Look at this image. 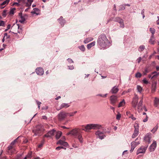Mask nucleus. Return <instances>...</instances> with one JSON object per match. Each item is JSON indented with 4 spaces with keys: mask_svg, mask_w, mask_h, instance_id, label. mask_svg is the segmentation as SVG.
I'll list each match as a JSON object with an SVG mask.
<instances>
[{
    "mask_svg": "<svg viewBox=\"0 0 159 159\" xmlns=\"http://www.w3.org/2000/svg\"><path fill=\"white\" fill-rule=\"evenodd\" d=\"M57 144H60L61 145H63L65 146L66 147L68 145V144L67 142H65L62 140H59L57 143Z\"/></svg>",
    "mask_w": 159,
    "mask_h": 159,
    "instance_id": "dca6fc26",
    "label": "nucleus"
},
{
    "mask_svg": "<svg viewBox=\"0 0 159 159\" xmlns=\"http://www.w3.org/2000/svg\"><path fill=\"white\" fill-rule=\"evenodd\" d=\"M139 97L137 95L134 94V97L133 98L132 104L133 107L134 108L136 109L137 104L138 103Z\"/></svg>",
    "mask_w": 159,
    "mask_h": 159,
    "instance_id": "423d86ee",
    "label": "nucleus"
},
{
    "mask_svg": "<svg viewBox=\"0 0 159 159\" xmlns=\"http://www.w3.org/2000/svg\"><path fill=\"white\" fill-rule=\"evenodd\" d=\"M157 146V143L156 141H154L149 147V149L151 152L153 151Z\"/></svg>",
    "mask_w": 159,
    "mask_h": 159,
    "instance_id": "f8f14e48",
    "label": "nucleus"
},
{
    "mask_svg": "<svg viewBox=\"0 0 159 159\" xmlns=\"http://www.w3.org/2000/svg\"><path fill=\"white\" fill-rule=\"evenodd\" d=\"M67 60L70 63H73L74 62L70 58H68Z\"/></svg>",
    "mask_w": 159,
    "mask_h": 159,
    "instance_id": "09e8293b",
    "label": "nucleus"
},
{
    "mask_svg": "<svg viewBox=\"0 0 159 159\" xmlns=\"http://www.w3.org/2000/svg\"><path fill=\"white\" fill-rule=\"evenodd\" d=\"M158 125H156L155 127L154 128L152 129L151 131L152 132V133H155L156 131L157 130V129H158Z\"/></svg>",
    "mask_w": 159,
    "mask_h": 159,
    "instance_id": "c9c22d12",
    "label": "nucleus"
},
{
    "mask_svg": "<svg viewBox=\"0 0 159 159\" xmlns=\"http://www.w3.org/2000/svg\"><path fill=\"white\" fill-rule=\"evenodd\" d=\"M63 148V147H58L56 148V149L57 150H59Z\"/></svg>",
    "mask_w": 159,
    "mask_h": 159,
    "instance_id": "6e6d98bb",
    "label": "nucleus"
},
{
    "mask_svg": "<svg viewBox=\"0 0 159 159\" xmlns=\"http://www.w3.org/2000/svg\"><path fill=\"white\" fill-rule=\"evenodd\" d=\"M5 23L3 21L0 20V26H5Z\"/></svg>",
    "mask_w": 159,
    "mask_h": 159,
    "instance_id": "c03bdc74",
    "label": "nucleus"
},
{
    "mask_svg": "<svg viewBox=\"0 0 159 159\" xmlns=\"http://www.w3.org/2000/svg\"><path fill=\"white\" fill-rule=\"evenodd\" d=\"M154 105L156 107L159 106V99L156 98L154 100Z\"/></svg>",
    "mask_w": 159,
    "mask_h": 159,
    "instance_id": "5701e85b",
    "label": "nucleus"
},
{
    "mask_svg": "<svg viewBox=\"0 0 159 159\" xmlns=\"http://www.w3.org/2000/svg\"><path fill=\"white\" fill-rule=\"evenodd\" d=\"M122 19L120 18L119 17H116L114 18L113 21L116 22H117L119 23V22L120 20H121Z\"/></svg>",
    "mask_w": 159,
    "mask_h": 159,
    "instance_id": "4c0bfd02",
    "label": "nucleus"
},
{
    "mask_svg": "<svg viewBox=\"0 0 159 159\" xmlns=\"http://www.w3.org/2000/svg\"><path fill=\"white\" fill-rule=\"evenodd\" d=\"M76 138H77L78 139L79 141L81 143H82L83 142L82 136L80 133Z\"/></svg>",
    "mask_w": 159,
    "mask_h": 159,
    "instance_id": "393cba45",
    "label": "nucleus"
},
{
    "mask_svg": "<svg viewBox=\"0 0 159 159\" xmlns=\"http://www.w3.org/2000/svg\"><path fill=\"white\" fill-rule=\"evenodd\" d=\"M36 102H37L38 106L40 105L41 103V102H39L37 100H36Z\"/></svg>",
    "mask_w": 159,
    "mask_h": 159,
    "instance_id": "680f3d73",
    "label": "nucleus"
},
{
    "mask_svg": "<svg viewBox=\"0 0 159 159\" xmlns=\"http://www.w3.org/2000/svg\"><path fill=\"white\" fill-rule=\"evenodd\" d=\"M125 100L123 99L122 101L120 102L119 103L118 107H120L124 106L125 105Z\"/></svg>",
    "mask_w": 159,
    "mask_h": 159,
    "instance_id": "bb28decb",
    "label": "nucleus"
},
{
    "mask_svg": "<svg viewBox=\"0 0 159 159\" xmlns=\"http://www.w3.org/2000/svg\"><path fill=\"white\" fill-rule=\"evenodd\" d=\"M150 31L151 32V33L152 34V35L151 37V38L150 39V40H152V39L154 37V33H155V30L154 29L150 28Z\"/></svg>",
    "mask_w": 159,
    "mask_h": 159,
    "instance_id": "412c9836",
    "label": "nucleus"
},
{
    "mask_svg": "<svg viewBox=\"0 0 159 159\" xmlns=\"http://www.w3.org/2000/svg\"><path fill=\"white\" fill-rule=\"evenodd\" d=\"M36 72L37 74L39 75H42L44 73L43 69L41 67H39L36 69Z\"/></svg>",
    "mask_w": 159,
    "mask_h": 159,
    "instance_id": "9d476101",
    "label": "nucleus"
},
{
    "mask_svg": "<svg viewBox=\"0 0 159 159\" xmlns=\"http://www.w3.org/2000/svg\"><path fill=\"white\" fill-rule=\"evenodd\" d=\"M119 23L120 24V27L122 28H124V21L122 19L120 20Z\"/></svg>",
    "mask_w": 159,
    "mask_h": 159,
    "instance_id": "c756f323",
    "label": "nucleus"
},
{
    "mask_svg": "<svg viewBox=\"0 0 159 159\" xmlns=\"http://www.w3.org/2000/svg\"><path fill=\"white\" fill-rule=\"evenodd\" d=\"M77 112V111H75L74 112L68 113L67 115H69V116H73Z\"/></svg>",
    "mask_w": 159,
    "mask_h": 159,
    "instance_id": "e433bc0d",
    "label": "nucleus"
},
{
    "mask_svg": "<svg viewBox=\"0 0 159 159\" xmlns=\"http://www.w3.org/2000/svg\"><path fill=\"white\" fill-rule=\"evenodd\" d=\"M68 67H69V69L70 70H72L74 69V67L73 65L69 66Z\"/></svg>",
    "mask_w": 159,
    "mask_h": 159,
    "instance_id": "864d4df0",
    "label": "nucleus"
},
{
    "mask_svg": "<svg viewBox=\"0 0 159 159\" xmlns=\"http://www.w3.org/2000/svg\"><path fill=\"white\" fill-rule=\"evenodd\" d=\"M31 3H30L29 2H28V3H26V6L27 7H30L31 5Z\"/></svg>",
    "mask_w": 159,
    "mask_h": 159,
    "instance_id": "69168bd1",
    "label": "nucleus"
},
{
    "mask_svg": "<svg viewBox=\"0 0 159 159\" xmlns=\"http://www.w3.org/2000/svg\"><path fill=\"white\" fill-rule=\"evenodd\" d=\"M156 89V86L155 84H152V93L154 92Z\"/></svg>",
    "mask_w": 159,
    "mask_h": 159,
    "instance_id": "ea45409f",
    "label": "nucleus"
},
{
    "mask_svg": "<svg viewBox=\"0 0 159 159\" xmlns=\"http://www.w3.org/2000/svg\"><path fill=\"white\" fill-rule=\"evenodd\" d=\"M146 148L143 147H141L139 149L137 152V154L138 155L140 153H144L146 150Z\"/></svg>",
    "mask_w": 159,
    "mask_h": 159,
    "instance_id": "9b49d317",
    "label": "nucleus"
},
{
    "mask_svg": "<svg viewBox=\"0 0 159 159\" xmlns=\"http://www.w3.org/2000/svg\"><path fill=\"white\" fill-rule=\"evenodd\" d=\"M158 75V74H156L155 75H154L152 77H151V79H153L155 77L157 76Z\"/></svg>",
    "mask_w": 159,
    "mask_h": 159,
    "instance_id": "338daca9",
    "label": "nucleus"
},
{
    "mask_svg": "<svg viewBox=\"0 0 159 159\" xmlns=\"http://www.w3.org/2000/svg\"><path fill=\"white\" fill-rule=\"evenodd\" d=\"M118 97L116 95H112L111 96L110 98V103L113 105H115L118 101Z\"/></svg>",
    "mask_w": 159,
    "mask_h": 159,
    "instance_id": "39448f33",
    "label": "nucleus"
},
{
    "mask_svg": "<svg viewBox=\"0 0 159 159\" xmlns=\"http://www.w3.org/2000/svg\"><path fill=\"white\" fill-rule=\"evenodd\" d=\"M13 146V145H11V144H10V145L8 147V150H10L12 148H14Z\"/></svg>",
    "mask_w": 159,
    "mask_h": 159,
    "instance_id": "603ef678",
    "label": "nucleus"
},
{
    "mask_svg": "<svg viewBox=\"0 0 159 159\" xmlns=\"http://www.w3.org/2000/svg\"><path fill=\"white\" fill-rule=\"evenodd\" d=\"M43 131V126L39 125H37L36 128L33 130V132L34 133V135L40 136L42 134Z\"/></svg>",
    "mask_w": 159,
    "mask_h": 159,
    "instance_id": "7ed1b4c3",
    "label": "nucleus"
},
{
    "mask_svg": "<svg viewBox=\"0 0 159 159\" xmlns=\"http://www.w3.org/2000/svg\"><path fill=\"white\" fill-rule=\"evenodd\" d=\"M107 94H106L104 95L99 94H98V95L100 96L102 98H106L107 97Z\"/></svg>",
    "mask_w": 159,
    "mask_h": 159,
    "instance_id": "8fccbe9b",
    "label": "nucleus"
},
{
    "mask_svg": "<svg viewBox=\"0 0 159 159\" xmlns=\"http://www.w3.org/2000/svg\"><path fill=\"white\" fill-rule=\"evenodd\" d=\"M126 114L128 116H131V115H132L131 114L130 111H127L126 112Z\"/></svg>",
    "mask_w": 159,
    "mask_h": 159,
    "instance_id": "bf43d9fd",
    "label": "nucleus"
},
{
    "mask_svg": "<svg viewBox=\"0 0 159 159\" xmlns=\"http://www.w3.org/2000/svg\"><path fill=\"white\" fill-rule=\"evenodd\" d=\"M7 11L6 10H4L2 13V16L4 17H5L7 16L6 12Z\"/></svg>",
    "mask_w": 159,
    "mask_h": 159,
    "instance_id": "de8ad7c7",
    "label": "nucleus"
},
{
    "mask_svg": "<svg viewBox=\"0 0 159 159\" xmlns=\"http://www.w3.org/2000/svg\"><path fill=\"white\" fill-rule=\"evenodd\" d=\"M114 19V18L111 17L110 18L109 20H108L107 22H108L110 21L113 20Z\"/></svg>",
    "mask_w": 159,
    "mask_h": 159,
    "instance_id": "052dcab7",
    "label": "nucleus"
},
{
    "mask_svg": "<svg viewBox=\"0 0 159 159\" xmlns=\"http://www.w3.org/2000/svg\"><path fill=\"white\" fill-rule=\"evenodd\" d=\"M144 9H143L142 10L141 14L142 15H143L144 14Z\"/></svg>",
    "mask_w": 159,
    "mask_h": 159,
    "instance_id": "774afa93",
    "label": "nucleus"
},
{
    "mask_svg": "<svg viewBox=\"0 0 159 159\" xmlns=\"http://www.w3.org/2000/svg\"><path fill=\"white\" fill-rule=\"evenodd\" d=\"M79 48L82 51L84 52L85 51V48L84 45H82L79 47Z\"/></svg>",
    "mask_w": 159,
    "mask_h": 159,
    "instance_id": "a19ab883",
    "label": "nucleus"
},
{
    "mask_svg": "<svg viewBox=\"0 0 159 159\" xmlns=\"http://www.w3.org/2000/svg\"><path fill=\"white\" fill-rule=\"evenodd\" d=\"M32 154V153L31 152L28 153L27 155V157L28 158L31 157Z\"/></svg>",
    "mask_w": 159,
    "mask_h": 159,
    "instance_id": "5fc2aeb1",
    "label": "nucleus"
},
{
    "mask_svg": "<svg viewBox=\"0 0 159 159\" xmlns=\"http://www.w3.org/2000/svg\"><path fill=\"white\" fill-rule=\"evenodd\" d=\"M142 103L143 97H142L141 100L140 101L138 105V111L139 112H141L143 110V107L142 106Z\"/></svg>",
    "mask_w": 159,
    "mask_h": 159,
    "instance_id": "1a4fd4ad",
    "label": "nucleus"
},
{
    "mask_svg": "<svg viewBox=\"0 0 159 159\" xmlns=\"http://www.w3.org/2000/svg\"><path fill=\"white\" fill-rule=\"evenodd\" d=\"M137 89L139 92L141 93L142 90V88L139 85H138L137 86Z\"/></svg>",
    "mask_w": 159,
    "mask_h": 159,
    "instance_id": "f704fd0d",
    "label": "nucleus"
},
{
    "mask_svg": "<svg viewBox=\"0 0 159 159\" xmlns=\"http://www.w3.org/2000/svg\"><path fill=\"white\" fill-rule=\"evenodd\" d=\"M141 75V74L139 72H137L135 74V77L137 78H140Z\"/></svg>",
    "mask_w": 159,
    "mask_h": 159,
    "instance_id": "79ce46f5",
    "label": "nucleus"
},
{
    "mask_svg": "<svg viewBox=\"0 0 159 159\" xmlns=\"http://www.w3.org/2000/svg\"><path fill=\"white\" fill-rule=\"evenodd\" d=\"M129 118H131L133 120H134L136 119V118L133 116V115H131L130 116H129Z\"/></svg>",
    "mask_w": 159,
    "mask_h": 159,
    "instance_id": "3c124183",
    "label": "nucleus"
},
{
    "mask_svg": "<svg viewBox=\"0 0 159 159\" xmlns=\"http://www.w3.org/2000/svg\"><path fill=\"white\" fill-rule=\"evenodd\" d=\"M82 130L86 132H88L89 130L93 129H100L102 127L101 125L98 124H88L85 126L82 125Z\"/></svg>",
    "mask_w": 159,
    "mask_h": 159,
    "instance_id": "f03ea898",
    "label": "nucleus"
},
{
    "mask_svg": "<svg viewBox=\"0 0 159 159\" xmlns=\"http://www.w3.org/2000/svg\"><path fill=\"white\" fill-rule=\"evenodd\" d=\"M58 20L62 26H63L64 25V23H65V20L63 19V17L61 16L60 18L58 19Z\"/></svg>",
    "mask_w": 159,
    "mask_h": 159,
    "instance_id": "f3484780",
    "label": "nucleus"
},
{
    "mask_svg": "<svg viewBox=\"0 0 159 159\" xmlns=\"http://www.w3.org/2000/svg\"><path fill=\"white\" fill-rule=\"evenodd\" d=\"M148 68H146L143 71V74L144 75H145L147 74L149 72Z\"/></svg>",
    "mask_w": 159,
    "mask_h": 159,
    "instance_id": "37998d69",
    "label": "nucleus"
},
{
    "mask_svg": "<svg viewBox=\"0 0 159 159\" xmlns=\"http://www.w3.org/2000/svg\"><path fill=\"white\" fill-rule=\"evenodd\" d=\"M16 10V8H12V9H11L10 10V11L9 12V14H14V11Z\"/></svg>",
    "mask_w": 159,
    "mask_h": 159,
    "instance_id": "58836bf2",
    "label": "nucleus"
},
{
    "mask_svg": "<svg viewBox=\"0 0 159 159\" xmlns=\"http://www.w3.org/2000/svg\"><path fill=\"white\" fill-rule=\"evenodd\" d=\"M68 113L64 111L61 112L57 115L58 119L60 121L63 120L67 116Z\"/></svg>",
    "mask_w": 159,
    "mask_h": 159,
    "instance_id": "20e7f679",
    "label": "nucleus"
},
{
    "mask_svg": "<svg viewBox=\"0 0 159 159\" xmlns=\"http://www.w3.org/2000/svg\"><path fill=\"white\" fill-rule=\"evenodd\" d=\"M40 10L38 8H35L33 9V11L31 12V13L33 14H36L37 15L39 14Z\"/></svg>",
    "mask_w": 159,
    "mask_h": 159,
    "instance_id": "6ab92c4d",
    "label": "nucleus"
},
{
    "mask_svg": "<svg viewBox=\"0 0 159 159\" xmlns=\"http://www.w3.org/2000/svg\"><path fill=\"white\" fill-rule=\"evenodd\" d=\"M145 49V46L144 45L140 46L139 48V51L140 52H142Z\"/></svg>",
    "mask_w": 159,
    "mask_h": 159,
    "instance_id": "2f4dec72",
    "label": "nucleus"
},
{
    "mask_svg": "<svg viewBox=\"0 0 159 159\" xmlns=\"http://www.w3.org/2000/svg\"><path fill=\"white\" fill-rule=\"evenodd\" d=\"M121 114L119 113H118L116 115V119L117 120H119L121 117Z\"/></svg>",
    "mask_w": 159,
    "mask_h": 159,
    "instance_id": "a18cd8bd",
    "label": "nucleus"
},
{
    "mask_svg": "<svg viewBox=\"0 0 159 159\" xmlns=\"http://www.w3.org/2000/svg\"><path fill=\"white\" fill-rule=\"evenodd\" d=\"M135 128L134 130L133 134L132 135L133 138H135L139 134V125L137 124H135L134 125Z\"/></svg>",
    "mask_w": 159,
    "mask_h": 159,
    "instance_id": "6e6552de",
    "label": "nucleus"
},
{
    "mask_svg": "<svg viewBox=\"0 0 159 159\" xmlns=\"http://www.w3.org/2000/svg\"><path fill=\"white\" fill-rule=\"evenodd\" d=\"M55 131V130L54 129H53L52 130L49 131L48 133V135L49 134L51 137L53 135Z\"/></svg>",
    "mask_w": 159,
    "mask_h": 159,
    "instance_id": "7c9ffc66",
    "label": "nucleus"
},
{
    "mask_svg": "<svg viewBox=\"0 0 159 159\" xmlns=\"http://www.w3.org/2000/svg\"><path fill=\"white\" fill-rule=\"evenodd\" d=\"M141 57H139L137 59V62H138V63H139L141 61Z\"/></svg>",
    "mask_w": 159,
    "mask_h": 159,
    "instance_id": "4d7b16f0",
    "label": "nucleus"
},
{
    "mask_svg": "<svg viewBox=\"0 0 159 159\" xmlns=\"http://www.w3.org/2000/svg\"><path fill=\"white\" fill-rule=\"evenodd\" d=\"M10 0H6L4 1L2 3L0 4V8H1V9L3 8L4 7H1V6L3 5L6 4H7L9 2Z\"/></svg>",
    "mask_w": 159,
    "mask_h": 159,
    "instance_id": "cd10ccee",
    "label": "nucleus"
},
{
    "mask_svg": "<svg viewBox=\"0 0 159 159\" xmlns=\"http://www.w3.org/2000/svg\"><path fill=\"white\" fill-rule=\"evenodd\" d=\"M151 137L150 134H148L145 137L144 139L146 142L149 143L151 142Z\"/></svg>",
    "mask_w": 159,
    "mask_h": 159,
    "instance_id": "2eb2a0df",
    "label": "nucleus"
},
{
    "mask_svg": "<svg viewBox=\"0 0 159 159\" xmlns=\"http://www.w3.org/2000/svg\"><path fill=\"white\" fill-rule=\"evenodd\" d=\"M131 149L130 150V152H133V150H134L135 148L136 147L135 146V142H132L131 143Z\"/></svg>",
    "mask_w": 159,
    "mask_h": 159,
    "instance_id": "a878e982",
    "label": "nucleus"
},
{
    "mask_svg": "<svg viewBox=\"0 0 159 159\" xmlns=\"http://www.w3.org/2000/svg\"><path fill=\"white\" fill-rule=\"evenodd\" d=\"M19 137H18L17 138H16L14 140L12 141L11 143V145H14L15 143L17 142V140Z\"/></svg>",
    "mask_w": 159,
    "mask_h": 159,
    "instance_id": "49530a36",
    "label": "nucleus"
},
{
    "mask_svg": "<svg viewBox=\"0 0 159 159\" xmlns=\"http://www.w3.org/2000/svg\"><path fill=\"white\" fill-rule=\"evenodd\" d=\"M143 115L145 116V118H144L143 120V121L144 122H146L148 120V117L146 115V114L145 112H143Z\"/></svg>",
    "mask_w": 159,
    "mask_h": 159,
    "instance_id": "72a5a7b5",
    "label": "nucleus"
},
{
    "mask_svg": "<svg viewBox=\"0 0 159 159\" xmlns=\"http://www.w3.org/2000/svg\"><path fill=\"white\" fill-rule=\"evenodd\" d=\"M22 13L21 12L19 14V15L20 17V18H21V19L19 20V21L20 23H23L25 21V17L22 16Z\"/></svg>",
    "mask_w": 159,
    "mask_h": 159,
    "instance_id": "aec40b11",
    "label": "nucleus"
},
{
    "mask_svg": "<svg viewBox=\"0 0 159 159\" xmlns=\"http://www.w3.org/2000/svg\"><path fill=\"white\" fill-rule=\"evenodd\" d=\"M109 43V41L105 34H102L99 36L97 40V44L98 46L104 48L108 46Z\"/></svg>",
    "mask_w": 159,
    "mask_h": 159,
    "instance_id": "f257e3e1",
    "label": "nucleus"
},
{
    "mask_svg": "<svg viewBox=\"0 0 159 159\" xmlns=\"http://www.w3.org/2000/svg\"><path fill=\"white\" fill-rule=\"evenodd\" d=\"M15 151V149L14 148L10 150H8V152L10 155H11L14 153Z\"/></svg>",
    "mask_w": 159,
    "mask_h": 159,
    "instance_id": "473e14b6",
    "label": "nucleus"
},
{
    "mask_svg": "<svg viewBox=\"0 0 159 159\" xmlns=\"http://www.w3.org/2000/svg\"><path fill=\"white\" fill-rule=\"evenodd\" d=\"M143 83L145 84H147L148 83V81L146 79H144L143 80Z\"/></svg>",
    "mask_w": 159,
    "mask_h": 159,
    "instance_id": "13d9d810",
    "label": "nucleus"
},
{
    "mask_svg": "<svg viewBox=\"0 0 159 159\" xmlns=\"http://www.w3.org/2000/svg\"><path fill=\"white\" fill-rule=\"evenodd\" d=\"M119 89L117 87L115 86L113 87L110 91V92L112 94L116 93Z\"/></svg>",
    "mask_w": 159,
    "mask_h": 159,
    "instance_id": "4468645a",
    "label": "nucleus"
},
{
    "mask_svg": "<svg viewBox=\"0 0 159 159\" xmlns=\"http://www.w3.org/2000/svg\"><path fill=\"white\" fill-rule=\"evenodd\" d=\"M44 137H50V136L49 135H48V133L47 134H46L44 135Z\"/></svg>",
    "mask_w": 159,
    "mask_h": 159,
    "instance_id": "e2e57ef3",
    "label": "nucleus"
},
{
    "mask_svg": "<svg viewBox=\"0 0 159 159\" xmlns=\"http://www.w3.org/2000/svg\"><path fill=\"white\" fill-rule=\"evenodd\" d=\"M70 105L69 103H63L60 107V109H62L63 108H67L69 107Z\"/></svg>",
    "mask_w": 159,
    "mask_h": 159,
    "instance_id": "a211bd4d",
    "label": "nucleus"
},
{
    "mask_svg": "<svg viewBox=\"0 0 159 159\" xmlns=\"http://www.w3.org/2000/svg\"><path fill=\"white\" fill-rule=\"evenodd\" d=\"M72 135L75 136V138L80 133L78 130V129H74L71 130Z\"/></svg>",
    "mask_w": 159,
    "mask_h": 159,
    "instance_id": "ddd939ff",
    "label": "nucleus"
},
{
    "mask_svg": "<svg viewBox=\"0 0 159 159\" xmlns=\"http://www.w3.org/2000/svg\"><path fill=\"white\" fill-rule=\"evenodd\" d=\"M93 38L91 37H89L87 38L86 39L84 40V43H87L93 40Z\"/></svg>",
    "mask_w": 159,
    "mask_h": 159,
    "instance_id": "b1692460",
    "label": "nucleus"
},
{
    "mask_svg": "<svg viewBox=\"0 0 159 159\" xmlns=\"http://www.w3.org/2000/svg\"><path fill=\"white\" fill-rule=\"evenodd\" d=\"M42 117V119H43L47 120V117L46 116H43Z\"/></svg>",
    "mask_w": 159,
    "mask_h": 159,
    "instance_id": "0e129e2a",
    "label": "nucleus"
},
{
    "mask_svg": "<svg viewBox=\"0 0 159 159\" xmlns=\"http://www.w3.org/2000/svg\"><path fill=\"white\" fill-rule=\"evenodd\" d=\"M95 134L96 137L97 138H99L101 139H102L104 138L105 136L104 134L103 133L99 130L96 132Z\"/></svg>",
    "mask_w": 159,
    "mask_h": 159,
    "instance_id": "0eeeda50",
    "label": "nucleus"
},
{
    "mask_svg": "<svg viewBox=\"0 0 159 159\" xmlns=\"http://www.w3.org/2000/svg\"><path fill=\"white\" fill-rule=\"evenodd\" d=\"M95 41L93 42L92 43L88 44L87 45V48L88 49H90L92 47L95 45Z\"/></svg>",
    "mask_w": 159,
    "mask_h": 159,
    "instance_id": "4be33fe9",
    "label": "nucleus"
},
{
    "mask_svg": "<svg viewBox=\"0 0 159 159\" xmlns=\"http://www.w3.org/2000/svg\"><path fill=\"white\" fill-rule=\"evenodd\" d=\"M61 134L62 133L61 131H58L57 132L56 135V139H59L60 137Z\"/></svg>",
    "mask_w": 159,
    "mask_h": 159,
    "instance_id": "c85d7f7f",
    "label": "nucleus"
}]
</instances>
